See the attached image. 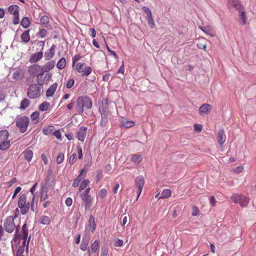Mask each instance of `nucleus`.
<instances>
[{
	"label": "nucleus",
	"mask_w": 256,
	"mask_h": 256,
	"mask_svg": "<svg viewBox=\"0 0 256 256\" xmlns=\"http://www.w3.org/2000/svg\"><path fill=\"white\" fill-rule=\"evenodd\" d=\"M92 105V100L88 96H80L76 99V108L78 114H82L84 112V108L90 109Z\"/></svg>",
	"instance_id": "f257e3e1"
},
{
	"label": "nucleus",
	"mask_w": 256,
	"mask_h": 256,
	"mask_svg": "<svg viewBox=\"0 0 256 256\" xmlns=\"http://www.w3.org/2000/svg\"><path fill=\"white\" fill-rule=\"evenodd\" d=\"M10 140L6 139L0 142V150H8L10 146Z\"/></svg>",
	"instance_id": "5701e85b"
},
{
	"label": "nucleus",
	"mask_w": 256,
	"mask_h": 256,
	"mask_svg": "<svg viewBox=\"0 0 256 256\" xmlns=\"http://www.w3.org/2000/svg\"><path fill=\"white\" fill-rule=\"evenodd\" d=\"M50 104L47 102H44L42 103L38 106V108L40 111H46L48 110Z\"/></svg>",
	"instance_id": "72a5a7b5"
},
{
	"label": "nucleus",
	"mask_w": 256,
	"mask_h": 256,
	"mask_svg": "<svg viewBox=\"0 0 256 256\" xmlns=\"http://www.w3.org/2000/svg\"><path fill=\"white\" fill-rule=\"evenodd\" d=\"M54 126H51L48 128H45L43 129V133L45 135H50L53 132V128Z\"/></svg>",
	"instance_id": "37998d69"
},
{
	"label": "nucleus",
	"mask_w": 256,
	"mask_h": 256,
	"mask_svg": "<svg viewBox=\"0 0 256 256\" xmlns=\"http://www.w3.org/2000/svg\"><path fill=\"white\" fill-rule=\"evenodd\" d=\"M227 6L230 10L234 8L236 10L240 11L243 9L242 6L239 0H227Z\"/></svg>",
	"instance_id": "9d476101"
},
{
	"label": "nucleus",
	"mask_w": 256,
	"mask_h": 256,
	"mask_svg": "<svg viewBox=\"0 0 256 256\" xmlns=\"http://www.w3.org/2000/svg\"><path fill=\"white\" fill-rule=\"evenodd\" d=\"M66 66V59L64 58H61L56 64V67L62 70L65 68Z\"/></svg>",
	"instance_id": "473e14b6"
},
{
	"label": "nucleus",
	"mask_w": 256,
	"mask_h": 256,
	"mask_svg": "<svg viewBox=\"0 0 256 256\" xmlns=\"http://www.w3.org/2000/svg\"><path fill=\"white\" fill-rule=\"evenodd\" d=\"M99 111L101 114H109L110 111L107 106H104V102H102V105L100 106Z\"/></svg>",
	"instance_id": "7c9ffc66"
},
{
	"label": "nucleus",
	"mask_w": 256,
	"mask_h": 256,
	"mask_svg": "<svg viewBox=\"0 0 256 256\" xmlns=\"http://www.w3.org/2000/svg\"><path fill=\"white\" fill-rule=\"evenodd\" d=\"M87 128L84 126H80L77 132V138L81 141L84 142L86 135Z\"/></svg>",
	"instance_id": "f8f14e48"
},
{
	"label": "nucleus",
	"mask_w": 256,
	"mask_h": 256,
	"mask_svg": "<svg viewBox=\"0 0 256 256\" xmlns=\"http://www.w3.org/2000/svg\"><path fill=\"white\" fill-rule=\"evenodd\" d=\"M240 198H242V195L238 194H234L231 197V200L236 203V202H238V200Z\"/></svg>",
	"instance_id": "680f3d73"
},
{
	"label": "nucleus",
	"mask_w": 256,
	"mask_h": 256,
	"mask_svg": "<svg viewBox=\"0 0 256 256\" xmlns=\"http://www.w3.org/2000/svg\"><path fill=\"white\" fill-rule=\"evenodd\" d=\"M192 216H198L199 214L200 210L197 206H193L192 208Z\"/></svg>",
	"instance_id": "bf43d9fd"
},
{
	"label": "nucleus",
	"mask_w": 256,
	"mask_h": 256,
	"mask_svg": "<svg viewBox=\"0 0 256 256\" xmlns=\"http://www.w3.org/2000/svg\"><path fill=\"white\" fill-rule=\"evenodd\" d=\"M30 104V100L27 98H25L20 102V108L22 110H25Z\"/></svg>",
	"instance_id": "bb28decb"
},
{
	"label": "nucleus",
	"mask_w": 256,
	"mask_h": 256,
	"mask_svg": "<svg viewBox=\"0 0 256 256\" xmlns=\"http://www.w3.org/2000/svg\"><path fill=\"white\" fill-rule=\"evenodd\" d=\"M144 184V179L143 176H139L135 179V186L138 188V198L140 196Z\"/></svg>",
	"instance_id": "1a4fd4ad"
},
{
	"label": "nucleus",
	"mask_w": 256,
	"mask_h": 256,
	"mask_svg": "<svg viewBox=\"0 0 256 256\" xmlns=\"http://www.w3.org/2000/svg\"><path fill=\"white\" fill-rule=\"evenodd\" d=\"M24 246H19L16 254H14V256H24L22 254L24 252Z\"/></svg>",
	"instance_id": "8fccbe9b"
},
{
	"label": "nucleus",
	"mask_w": 256,
	"mask_h": 256,
	"mask_svg": "<svg viewBox=\"0 0 256 256\" xmlns=\"http://www.w3.org/2000/svg\"><path fill=\"white\" fill-rule=\"evenodd\" d=\"M28 71L30 76L37 77L38 74L42 72L41 66L34 64L28 67Z\"/></svg>",
	"instance_id": "9b49d317"
},
{
	"label": "nucleus",
	"mask_w": 256,
	"mask_h": 256,
	"mask_svg": "<svg viewBox=\"0 0 256 256\" xmlns=\"http://www.w3.org/2000/svg\"><path fill=\"white\" fill-rule=\"evenodd\" d=\"M85 64L82 62H78L76 66V70L78 72H82V76H88L90 74L92 68L90 66H85L84 70H83V66Z\"/></svg>",
	"instance_id": "0eeeda50"
},
{
	"label": "nucleus",
	"mask_w": 256,
	"mask_h": 256,
	"mask_svg": "<svg viewBox=\"0 0 256 256\" xmlns=\"http://www.w3.org/2000/svg\"><path fill=\"white\" fill-rule=\"evenodd\" d=\"M171 196V191L169 189H164V190L161 194L160 198H168Z\"/></svg>",
	"instance_id": "c9c22d12"
},
{
	"label": "nucleus",
	"mask_w": 256,
	"mask_h": 256,
	"mask_svg": "<svg viewBox=\"0 0 256 256\" xmlns=\"http://www.w3.org/2000/svg\"><path fill=\"white\" fill-rule=\"evenodd\" d=\"M132 160L134 162H137L138 164H140L142 160V156L140 154H134L132 156Z\"/></svg>",
	"instance_id": "49530a36"
},
{
	"label": "nucleus",
	"mask_w": 256,
	"mask_h": 256,
	"mask_svg": "<svg viewBox=\"0 0 256 256\" xmlns=\"http://www.w3.org/2000/svg\"><path fill=\"white\" fill-rule=\"evenodd\" d=\"M88 224L90 227L92 228V232H94L96 228V224L94 221V218L92 215H90L88 220Z\"/></svg>",
	"instance_id": "c756f323"
},
{
	"label": "nucleus",
	"mask_w": 256,
	"mask_h": 256,
	"mask_svg": "<svg viewBox=\"0 0 256 256\" xmlns=\"http://www.w3.org/2000/svg\"><path fill=\"white\" fill-rule=\"evenodd\" d=\"M31 202H26L25 205H24V210H22V208L20 210V213L24 215L26 214L29 211L30 208Z\"/></svg>",
	"instance_id": "e433bc0d"
},
{
	"label": "nucleus",
	"mask_w": 256,
	"mask_h": 256,
	"mask_svg": "<svg viewBox=\"0 0 256 256\" xmlns=\"http://www.w3.org/2000/svg\"><path fill=\"white\" fill-rule=\"evenodd\" d=\"M42 86L38 83L31 84L28 89L27 96L30 99H34L40 96Z\"/></svg>",
	"instance_id": "f03ea898"
},
{
	"label": "nucleus",
	"mask_w": 256,
	"mask_h": 256,
	"mask_svg": "<svg viewBox=\"0 0 256 256\" xmlns=\"http://www.w3.org/2000/svg\"><path fill=\"white\" fill-rule=\"evenodd\" d=\"M52 134L54 136H55L58 139H60L62 138L61 133L59 130H56L52 132Z\"/></svg>",
	"instance_id": "338daca9"
},
{
	"label": "nucleus",
	"mask_w": 256,
	"mask_h": 256,
	"mask_svg": "<svg viewBox=\"0 0 256 256\" xmlns=\"http://www.w3.org/2000/svg\"><path fill=\"white\" fill-rule=\"evenodd\" d=\"M24 159L28 162H30L32 158L33 152L30 149H26L23 152Z\"/></svg>",
	"instance_id": "4be33fe9"
},
{
	"label": "nucleus",
	"mask_w": 256,
	"mask_h": 256,
	"mask_svg": "<svg viewBox=\"0 0 256 256\" xmlns=\"http://www.w3.org/2000/svg\"><path fill=\"white\" fill-rule=\"evenodd\" d=\"M50 218L46 216H42L40 218V222L44 225H48L50 222Z\"/></svg>",
	"instance_id": "cd10ccee"
},
{
	"label": "nucleus",
	"mask_w": 256,
	"mask_h": 256,
	"mask_svg": "<svg viewBox=\"0 0 256 256\" xmlns=\"http://www.w3.org/2000/svg\"><path fill=\"white\" fill-rule=\"evenodd\" d=\"M28 226L25 222L22 226V234L20 232H18V226L16 228V232L14 234V240L15 242H19L22 238V236H28Z\"/></svg>",
	"instance_id": "20e7f679"
},
{
	"label": "nucleus",
	"mask_w": 256,
	"mask_h": 256,
	"mask_svg": "<svg viewBox=\"0 0 256 256\" xmlns=\"http://www.w3.org/2000/svg\"><path fill=\"white\" fill-rule=\"evenodd\" d=\"M40 201L42 202L46 200L48 198V196L47 194V191H44V190H42L40 192Z\"/></svg>",
	"instance_id": "c03bdc74"
},
{
	"label": "nucleus",
	"mask_w": 256,
	"mask_h": 256,
	"mask_svg": "<svg viewBox=\"0 0 256 256\" xmlns=\"http://www.w3.org/2000/svg\"><path fill=\"white\" fill-rule=\"evenodd\" d=\"M108 252V248L106 246L104 245L102 247L100 256H106Z\"/></svg>",
	"instance_id": "3c124183"
},
{
	"label": "nucleus",
	"mask_w": 256,
	"mask_h": 256,
	"mask_svg": "<svg viewBox=\"0 0 256 256\" xmlns=\"http://www.w3.org/2000/svg\"><path fill=\"white\" fill-rule=\"evenodd\" d=\"M14 18L12 22L14 24H18L20 22V19H19V14H16V15H14Z\"/></svg>",
	"instance_id": "e2e57ef3"
},
{
	"label": "nucleus",
	"mask_w": 256,
	"mask_h": 256,
	"mask_svg": "<svg viewBox=\"0 0 256 256\" xmlns=\"http://www.w3.org/2000/svg\"><path fill=\"white\" fill-rule=\"evenodd\" d=\"M30 30H25L22 33L20 36V38L22 42L24 43H28L30 40V36L29 34Z\"/></svg>",
	"instance_id": "b1692460"
},
{
	"label": "nucleus",
	"mask_w": 256,
	"mask_h": 256,
	"mask_svg": "<svg viewBox=\"0 0 256 256\" xmlns=\"http://www.w3.org/2000/svg\"><path fill=\"white\" fill-rule=\"evenodd\" d=\"M56 48V46L55 44H52L50 48L45 52L44 56L45 58V60H50L52 58L55 54V49Z\"/></svg>",
	"instance_id": "4468645a"
},
{
	"label": "nucleus",
	"mask_w": 256,
	"mask_h": 256,
	"mask_svg": "<svg viewBox=\"0 0 256 256\" xmlns=\"http://www.w3.org/2000/svg\"><path fill=\"white\" fill-rule=\"evenodd\" d=\"M82 198L84 203L85 210H88L92 206V198L91 196H86V197H82Z\"/></svg>",
	"instance_id": "aec40b11"
},
{
	"label": "nucleus",
	"mask_w": 256,
	"mask_h": 256,
	"mask_svg": "<svg viewBox=\"0 0 256 256\" xmlns=\"http://www.w3.org/2000/svg\"><path fill=\"white\" fill-rule=\"evenodd\" d=\"M212 106L208 104H202L198 109L199 112L201 115L207 114L212 110Z\"/></svg>",
	"instance_id": "dca6fc26"
},
{
	"label": "nucleus",
	"mask_w": 256,
	"mask_h": 256,
	"mask_svg": "<svg viewBox=\"0 0 256 256\" xmlns=\"http://www.w3.org/2000/svg\"><path fill=\"white\" fill-rule=\"evenodd\" d=\"M40 22L42 24L46 26L49 24V19L48 16H42L40 19Z\"/></svg>",
	"instance_id": "a18cd8bd"
},
{
	"label": "nucleus",
	"mask_w": 256,
	"mask_h": 256,
	"mask_svg": "<svg viewBox=\"0 0 256 256\" xmlns=\"http://www.w3.org/2000/svg\"><path fill=\"white\" fill-rule=\"evenodd\" d=\"M47 34V31L44 28L40 29L38 32L36 33V35L39 36L41 38H44Z\"/></svg>",
	"instance_id": "09e8293b"
},
{
	"label": "nucleus",
	"mask_w": 256,
	"mask_h": 256,
	"mask_svg": "<svg viewBox=\"0 0 256 256\" xmlns=\"http://www.w3.org/2000/svg\"><path fill=\"white\" fill-rule=\"evenodd\" d=\"M21 190H22V188L20 186H18L15 189V190L14 191V193L12 196V199L16 197V195Z\"/></svg>",
	"instance_id": "0e129e2a"
},
{
	"label": "nucleus",
	"mask_w": 256,
	"mask_h": 256,
	"mask_svg": "<svg viewBox=\"0 0 256 256\" xmlns=\"http://www.w3.org/2000/svg\"><path fill=\"white\" fill-rule=\"evenodd\" d=\"M98 245L99 240H95L91 246V250L92 252H95L97 250L98 248Z\"/></svg>",
	"instance_id": "58836bf2"
},
{
	"label": "nucleus",
	"mask_w": 256,
	"mask_h": 256,
	"mask_svg": "<svg viewBox=\"0 0 256 256\" xmlns=\"http://www.w3.org/2000/svg\"><path fill=\"white\" fill-rule=\"evenodd\" d=\"M30 24V20L29 18L26 16L23 18L20 22L21 26L24 28H26L29 27Z\"/></svg>",
	"instance_id": "2f4dec72"
},
{
	"label": "nucleus",
	"mask_w": 256,
	"mask_h": 256,
	"mask_svg": "<svg viewBox=\"0 0 256 256\" xmlns=\"http://www.w3.org/2000/svg\"><path fill=\"white\" fill-rule=\"evenodd\" d=\"M107 194V191L105 188H102L100 190L98 193V196L102 198L103 199L106 196Z\"/></svg>",
	"instance_id": "5fc2aeb1"
},
{
	"label": "nucleus",
	"mask_w": 256,
	"mask_h": 256,
	"mask_svg": "<svg viewBox=\"0 0 256 256\" xmlns=\"http://www.w3.org/2000/svg\"><path fill=\"white\" fill-rule=\"evenodd\" d=\"M90 238V236L88 232L84 231L82 237L80 248L83 251H86L89 248L88 244Z\"/></svg>",
	"instance_id": "6e6552de"
},
{
	"label": "nucleus",
	"mask_w": 256,
	"mask_h": 256,
	"mask_svg": "<svg viewBox=\"0 0 256 256\" xmlns=\"http://www.w3.org/2000/svg\"><path fill=\"white\" fill-rule=\"evenodd\" d=\"M9 136V132L7 130H0V142L8 139Z\"/></svg>",
	"instance_id": "c85d7f7f"
},
{
	"label": "nucleus",
	"mask_w": 256,
	"mask_h": 256,
	"mask_svg": "<svg viewBox=\"0 0 256 256\" xmlns=\"http://www.w3.org/2000/svg\"><path fill=\"white\" fill-rule=\"evenodd\" d=\"M19 6L16 4L8 6V12L13 15H16L19 14Z\"/></svg>",
	"instance_id": "a878e982"
},
{
	"label": "nucleus",
	"mask_w": 256,
	"mask_h": 256,
	"mask_svg": "<svg viewBox=\"0 0 256 256\" xmlns=\"http://www.w3.org/2000/svg\"><path fill=\"white\" fill-rule=\"evenodd\" d=\"M26 202V195L25 194L20 195L18 202V206L21 210H24V205H25Z\"/></svg>",
	"instance_id": "f3484780"
},
{
	"label": "nucleus",
	"mask_w": 256,
	"mask_h": 256,
	"mask_svg": "<svg viewBox=\"0 0 256 256\" xmlns=\"http://www.w3.org/2000/svg\"><path fill=\"white\" fill-rule=\"evenodd\" d=\"M120 126L124 128H129L134 126V123L132 121L127 120L124 118H122L120 120Z\"/></svg>",
	"instance_id": "a211bd4d"
},
{
	"label": "nucleus",
	"mask_w": 256,
	"mask_h": 256,
	"mask_svg": "<svg viewBox=\"0 0 256 256\" xmlns=\"http://www.w3.org/2000/svg\"><path fill=\"white\" fill-rule=\"evenodd\" d=\"M43 56L42 52H38L32 54L29 58V62L31 64H35L40 60Z\"/></svg>",
	"instance_id": "ddd939ff"
},
{
	"label": "nucleus",
	"mask_w": 256,
	"mask_h": 256,
	"mask_svg": "<svg viewBox=\"0 0 256 256\" xmlns=\"http://www.w3.org/2000/svg\"><path fill=\"white\" fill-rule=\"evenodd\" d=\"M45 72H40L36 78V81L40 86H42L45 84H48L50 80L52 74L47 72L44 76V74Z\"/></svg>",
	"instance_id": "423d86ee"
},
{
	"label": "nucleus",
	"mask_w": 256,
	"mask_h": 256,
	"mask_svg": "<svg viewBox=\"0 0 256 256\" xmlns=\"http://www.w3.org/2000/svg\"><path fill=\"white\" fill-rule=\"evenodd\" d=\"M32 196H33L32 198L31 201L30 210L34 212L36 211V210H37V204H36V206H34V200H35L36 196L35 194H32ZM36 204H37V201L36 202Z\"/></svg>",
	"instance_id": "4c0bfd02"
},
{
	"label": "nucleus",
	"mask_w": 256,
	"mask_h": 256,
	"mask_svg": "<svg viewBox=\"0 0 256 256\" xmlns=\"http://www.w3.org/2000/svg\"><path fill=\"white\" fill-rule=\"evenodd\" d=\"M4 227L6 232L8 233H12L14 230L16 225L14 222V218H12V216H8L6 219L4 220Z\"/></svg>",
	"instance_id": "39448f33"
},
{
	"label": "nucleus",
	"mask_w": 256,
	"mask_h": 256,
	"mask_svg": "<svg viewBox=\"0 0 256 256\" xmlns=\"http://www.w3.org/2000/svg\"><path fill=\"white\" fill-rule=\"evenodd\" d=\"M58 84L56 82L53 84L46 91V96L47 97L52 96L54 94L56 88Z\"/></svg>",
	"instance_id": "412c9836"
},
{
	"label": "nucleus",
	"mask_w": 256,
	"mask_h": 256,
	"mask_svg": "<svg viewBox=\"0 0 256 256\" xmlns=\"http://www.w3.org/2000/svg\"><path fill=\"white\" fill-rule=\"evenodd\" d=\"M55 66V62L51 60L47 62L44 66H41L42 72H48L50 70L53 69Z\"/></svg>",
	"instance_id": "2eb2a0df"
},
{
	"label": "nucleus",
	"mask_w": 256,
	"mask_h": 256,
	"mask_svg": "<svg viewBox=\"0 0 256 256\" xmlns=\"http://www.w3.org/2000/svg\"><path fill=\"white\" fill-rule=\"evenodd\" d=\"M226 137L224 134V129H220L218 130V140L219 142V144L222 146L224 144V142L226 141Z\"/></svg>",
	"instance_id": "6ab92c4d"
},
{
	"label": "nucleus",
	"mask_w": 256,
	"mask_h": 256,
	"mask_svg": "<svg viewBox=\"0 0 256 256\" xmlns=\"http://www.w3.org/2000/svg\"><path fill=\"white\" fill-rule=\"evenodd\" d=\"M82 176H81V174H79L77 178L76 179L74 180L73 183H72V186L74 188L77 187L78 186L80 182L82 180Z\"/></svg>",
	"instance_id": "79ce46f5"
},
{
	"label": "nucleus",
	"mask_w": 256,
	"mask_h": 256,
	"mask_svg": "<svg viewBox=\"0 0 256 256\" xmlns=\"http://www.w3.org/2000/svg\"><path fill=\"white\" fill-rule=\"evenodd\" d=\"M147 22L148 24L152 27L154 28L155 26V24L154 20H153L152 16H147Z\"/></svg>",
	"instance_id": "864d4df0"
},
{
	"label": "nucleus",
	"mask_w": 256,
	"mask_h": 256,
	"mask_svg": "<svg viewBox=\"0 0 256 256\" xmlns=\"http://www.w3.org/2000/svg\"><path fill=\"white\" fill-rule=\"evenodd\" d=\"M101 121L100 122V126L102 128H104L108 120L109 114H101Z\"/></svg>",
	"instance_id": "393cba45"
},
{
	"label": "nucleus",
	"mask_w": 256,
	"mask_h": 256,
	"mask_svg": "<svg viewBox=\"0 0 256 256\" xmlns=\"http://www.w3.org/2000/svg\"><path fill=\"white\" fill-rule=\"evenodd\" d=\"M76 102H75L74 100H72L71 101V102L70 103H69L68 105H67V108L68 110H72L73 108H74V106L75 104V103Z\"/></svg>",
	"instance_id": "774afa93"
},
{
	"label": "nucleus",
	"mask_w": 256,
	"mask_h": 256,
	"mask_svg": "<svg viewBox=\"0 0 256 256\" xmlns=\"http://www.w3.org/2000/svg\"><path fill=\"white\" fill-rule=\"evenodd\" d=\"M182 206H177L175 208L172 213V216L174 218H176L180 213L182 210Z\"/></svg>",
	"instance_id": "a19ab883"
},
{
	"label": "nucleus",
	"mask_w": 256,
	"mask_h": 256,
	"mask_svg": "<svg viewBox=\"0 0 256 256\" xmlns=\"http://www.w3.org/2000/svg\"><path fill=\"white\" fill-rule=\"evenodd\" d=\"M29 124L30 120L26 116L18 117L16 121V125L21 133H24L26 131Z\"/></svg>",
	"instance_id": "7ed1b4c3"
},
{
	"label": "nucleus",
	"mask_w": 256,
	"mask_h": 256,
	"mask_svg": "<svg viewBox=\"0 0 256 256\" xmlns=\"http://www.w3.org/2000/svg\"><path fill=\"white\" fill-rule=\"evenodd\" d=\"M81 58V56L79 54H76L72 58V65L74 64Z\"/></svg>",
	"instance_id": "69168bd1"
},
{
	"label": "nucleus",
	"mask_w": 256,
	"mask_h": 256,
	"mask_svg": "<svg viewBox=\"0 0 256 256\" xmlns=\"http://www.w3.org/2000/svg\"><path fill=\"white\" fill-rule=\"evenodd\" d=\"M40 116V112L38 111H36L32 112L30 115V118L32 120H38Z\"/></svg>",
	"instance_id": "603ef678"
},
{
	"label": "nucleus",
	"mask_w": 256,
	"mask_h": 256,
	"mask_svg": "<svg viewBox=\"0 0 256 256\" xmlns=\"http://www.w3.org/2000/svg\"><path fill=\"white\" fill-rule=\"evenodd\" d=\"M89 183L90 181L88 180H84L83 181H82L79 187V191L81 192L84 190Z\"/></svg>",
	"instance_id": "ea45409f"
},
{
	"label": "nucleus",
	"mask_w": 256,
	"mask_h": 256,
	"mask_svg": "<svg viewBox=\"0 0 256 256\" xmlns=\"http://www.w3.org/2000/svg\"><path fill=\"white\" fill-rule=\"evenodd\" d=\"M76 160V154L74 153L70 158L69 160V163L70 164H72L74 163Z\"/></svg>",
	"instance_id": "13d9d810"
},
{
	"label": "nucleus",
	"mask_w": 256,
	"mask_h": 256,
	"mask_svg": "<svg viewBox=\"0 0 256 256\" xmlns=\"http://www.w3.org/2000/svg\"><path fill=\"white\" fill-rule=\"evenodd\" d=\"M64 154L63 153H62V152L59 153L56 156V162L58 164H60L62 163V162L64 161Z\"/></svg>",
	"instance_id": "de8ad7c7"
},
{
	"label": "nucleus",
	"mask_w": 256,
	"mask_h": 256,
	"mask_svg": "<svg viewBox=\"0 0 256 256\" xmlns=\"http://www.w3.org/2000/svg\"><path fill=\"white\" fill-rule=\"evenodd\" d=\"M74 84V78H70L68 80L66 84V87L68 88H70L73 86Z\"/></svg>",
	"instance_id": "4d7b16f0"
},
{
	"label": "nucleus",
	"mask_w": 256,
	"mask_h": 256,
	"mask_svg": "<svg viewBox=\"0 0 256 256\" xmlns=\"http://www.w3.org/2000/svg\"><path fill=\"white\" fill-rule=\"evenodd\" d=\"M23 76V73L20 70H18L13 74V78L16 80H20Z\"/></svg>",
	"instance_id": "f704fd0d"
},
{
	"label": "nucleus",
	"mask_w": 256,
	"mask_h": 256,
	"mask_svg": "<svg viewBox=\"0 0 256 256\" xmlns=\"http://www.w3.org/2000/svg\"><path fill=\"white\" fill-rule=\"evenodd\" d=\"M123 244H124V242L122 240H120L119 238H116L115 240L114 245L116 247H118V246H123Z\"/></svg>",
	"instance_id": "6e6d98bb"
},
{
	"label": "nucleus",
	"mask_w": 256,
	"mask_h": 256,
	"mask_svg": "<svg viewBox=\"0 0 256 256\" xmlns=\"http://www.w3.org/2000/svg\"><path fill=\"white\" fill-rule=\"evenodd\" d=\"M142 10L145 13H146L147 14V16H152V12L146 6H143L142 8Z\"/></svg>",
	"instance_id": "052dcab7"
}]
</instances>
